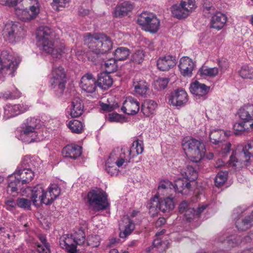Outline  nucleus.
<instances>
[{"label":"nucleus","mask_w":253,"mask_h":253,"mask_svg":"<svg viewBox=\"0 0 253 253\" xmlns=\"http://www.w3.org/2000/svg\"><path fill=\"white\" fill-rule=\"evenodd\" d=\"M36 38L40 49L51 54L53 58L60 59L67 50L64 45L58 41V36L49 27H39Z\"/></svg>","instance_id":"f257e3e1"},{"label":"nucleus","mask_w":253,"mask_h":253,"mask_svg":"<svg viewBox=\"0 0 253 253\" xmlns=\"http://www.w3.org/2000/svg\"><path fill=\"white\" fill-rule=\"evenodd\" d=\"M84 41L89 49V57L95 61L101 55L107 53L112 47V42L109 37L103 34L91 35L87 33L84 37Z\"/></svg>","instance_id":"f03ea898"},{"label":"nucleus","mask_w":253,"mask_h":253,"mask_svg":"<svg viewBox=\"0 0 253 253\" xmlns=\"http://www.w3.org/2000/svg\"><path fill=\"white\" fill-rule=\"evenodd\" d=\"M40 122V120L34 117L28 118L25 121L22 125L20 134V138L23 142L30 143L42 139L38 132Z\"/></svg>","instance_id":"7ed1b4c3"},{"label":"nucleus","mask_w":253,"mask_h":253,"mask_svg":"<svg viewBox=\"0 0 253 253\" xmlns=\"http://www.w3.org/2000/svg\"><path fill=\"white\" fill-rule=\"evenodd\" d=\"M182 145L186 155L195 163L200 162L205 156V148L200 140L186 137L183 139Z\"/></svg>","instance_id":"20e7f679"},{"label":"nucleus","mask_w":253,"mask_h":253,"mask_svg":"<svg viewBox=\"0 0 253 253\" xmlns=\"http://www.w3.org/2000/svg\"><path fill=\"white\" fill-rule=\"evenodd\" d=\"M173 199V196H169L162 199L155 195L154 198L150 199L148 204L150 214L154 216L160 211L163 213L169 212L175 206Z\"/></svg>","instance_id":"39448f33"},{"label":"nucleus","mask_w":253,"mask_h":253,"mask_svg":"<svg viewBox=\"0 0 253 253\" xmlns=\"http://www.w3.org/2000/svg\"><path fill=\"white\" fill-rule=\"evenodd\" d=\"M89 208L95 211L104 210L109 206L106 193L101 189H92L86 198Z\"/></svg>","instance_id":"423d86ee"},{"label":"nucleus","mask_w":253,"mask_h":253,"mask_svg":"<svg viewBox=\"0 0 253 253\" xmlns=\"http://www.w3.org/2000/svg\"><path fill=\"white\" fill-rule=\"evenodd\" d=\"M37 164L35 159L29 156H26L23 159L21 166L17 168L14 173L24 185L29 183L33 179L34 172L32 168H35Z\"/></svg>","instance_id":"0eeeda50"},{"label":"nucleus","mask_w":253,"mask_h":253,"mask_svg":"<svg viewBox=\"0 0 253 253\" xmlns=\"http://www.w3.org/2000/svg\"><path fill=\"white\" fill-rule=\"evenodd\" d=\"M124 156L119 147L112 151L105 164V169L108 174L112 176L118 175L119 170L115 165L118 167H120L124 164L128 163V158H126Z\"/></svg>","instance_id":"6e6552de"},{"label":"nucleus","mask_w":253,"mask_h":253,"mask_svg":"<svg viewBox=\"0 0 253 253\" xmlns=\"http://www.w3.org/2000/svg\"><path fill=\"white\" fill-rule=\"evenodd\" d=\"M137 21L143 30L152 34L157 33L159 29L160 20L152 13L142 12Z\"/></svg>","instance_id":"1a4fd4ad"},{"label":"nucleus","mask_w":253,"mask_h":253,"mask_svg":"<svg viewBox=\"0 0 253 253\" xmlns=\"http://www.w3.org/2000/svg\"><path fill=\"white\" fill-rule=\"evenodd\" d=\"M251 156L245 152L243 146H238L230 156L228 165L235 169L249 166Z\"/></svg>","instance_id":"9d476101"},{"label":"nucleus","mask_w":253,"mask_h":253,"mask_svg":"<svg viewBox=\"0 0 253 253\" xmlns=\"http://www.w3.org/2000/svg\"><path fill=\"white\" fill-rule=\"evenodd\" d=\"M22 29L17 23L12 22L7 23L3 30V34L6 40L13 42L21 36Z\"/></svg>","instance_id":"9b49d317"},{"label":"nucleus","mask_w":253,"mask_h":253,"mask_svg":"<svg viewBox=\"0 0 253 253\" xmlns=\"http://www.w3.org/2000/svg\"><path fill=\"white\" fill-rule=\"evenodd\" d=\"M19 63V62L17 59L11 55H8L7 58L3 59L2 63H0V74L14 76Z\"/></svg>","instance_id":"f8f14e48"},{"label":"nucleus","mask_w":253,"mask_h":253,"mask_svg":"<svg viewBox=\"0 0 253 253\" xmlns=\"http://www.w3.org/2000/svg\"><path fill=\"white\" fill-rule=\"evenodd\" d=\"M30 106L26 103L7 104L4 108V117L6 119L16 116L29 110Z\"/></svg>","instance_id":"ddd939ff"},{"label":"nucleus","mask_w":253,"mask_h":253,"mask_svg":"<svg viewBox=\"0 0 253 253\" xmlns=\"http://www.w3.org/2000/svg\"><path fill=\"white\" fill-rule=\"evenodd\" d=\"M23 184L14 173L7 179V193L13 197L17 196L24 189Z\"/></svg>","instance_id":"4468645a"},{"label":"nucleus","mask_w":253,"mask_h":253,"mask_svg":"<svg viewBox=\"0 0 253 253\" xmlns=\"http://www.w3.org/2000/svg\"><path fill=\"white\" fill-rule=\"evenodd\" d=\"M120 149L124 154V156L126 158H128L129 163L131 158L143 153L144 150L143 142L142 140L137 139L132 143L129 150L125 148H120Z\"/></svg>","instance_id":"2eb2a0df"},{"label":"nucleus","mask_w":253,"mask_h":253,"mask_svg":"<svg viewBox=\"0 0 253 253\" xmlns=\"http://www.w3.org/2000/svg\"><path fill=\"white\" fill-rule=\"evenodd\" d=\"M188 101L187 92L182 89H177L172 92L169 98V103L174 106H182Z\"/></svg>","instance_id":"dca6fc26"},{"label":"nucleus","mask_w":253,"mask_h":253,"mask_svg":"<svg viewBox=\"0 0 253 253\" xmlns=\"http://www.w3.org/2000/svg\"><path fill=\"white\" fill-rule=\"evenodd\" d=\"M177 62L175 56L170 55L162 56L157 60L158 68L163 71H167L174 67Z\"/></svg>","instance_id":"f3484780"},{"label":"nucleus","mask_w":253,"mask_h":253,"mask_svg":"<svg viewBox=\"0 0 253 253\" xmlns=\"http://www.w3.org/2000/svg\"><path fill=\"white\" fill-rule=\"evenodd\" d=\"M140 109L139 102L133 97H127L121 108L123 112L128 115H135Z\"/></svg>","instance_id":"a211bd4d"},{"label":"nucleus","mask_w":253,"mask_h":253,"mask_svg":"<svg viewBox=\"0 0 253 253\" xmlns=\"http://www.w3.org/2000/svg\"><path fill=\"white\" fill-rule=\"evenodd\" d=\"M119 228L121 231L120 237L122 238H126L134 230V224L129 216H124L122 221L119 223Z\"/></svg>","instance_id":"6ab92c4d"},{"label":"nucleus","mask_w":253,"mask_h":253,"mask_svg":"<svg viewBox=\"0 0 253 253\" xmlns=\"http://www.w3.org/2000/svg\"><path fill=\"white\" fill-rule=\"evenodd\" d=\"M96 83L92 74H86L81 80L80 87L84 91L91 93L96 89Z\"/></svg>","instance_id":"aec40b11"},{"label":"nucleus","mask_w":253,"mask_h":253,"mask_svg":"<svg viewBox=\"0 0 253 253\" xmlns=\"http://www.w3.org/2000/svg\"><path fill=\"white\" fill-rule=\"evenodd\" d=\"M181 74L184 77H190L194 68V63L188 57H183L180 60L178 66Z\"/></svg>","instance_id":"412c9836"},{"label":"nucleus","mask_w":253,"mask_h":253,"mask_svg":"<svg viewBox=\"0 0 253 253\" xmlns=\"http://www.w3.org/2000/svg\"><path fill=\"white\" fill-rule=\"evenodd\" d=\"M60 245L61 247L65 249L70 253H77L76 241L74 240L73 235L70 237H63L60 239Z\"/></svg>","instance_id":"4be33fe9"},{"label":"nucleus","mask_w":253,"mask_h":253,"mask_svg":"<svg viewBox=\"0 0 253 253\" xmlns=\"http://www.w3.org/2000/svg\"><path fill=\"white\" fill-rule=\"evenodd\" d=\"M133 86L137 94L144 97H147L149 94V85L145 81L135 78Z\"/></svg>","instance_id":"5701e85b"},{"label":"nucleus","mask_w":253,"mask_h":253,"mask_svg":"<svg viewBox=\"0 0 253 253\" xmlns=\"http://www.w3.org/2000/svg\"><path fill=\"white\" fill-rule=\"evenodd\" d=\"M62 153L65 158L76 159L82 154V147L77 145H68L63 149Z\"/></svg>","instance_id":"b1692460"},{"label":"nucleus","mask_w":253,"mask_h":253,"mask_svg":"<svg viewBox=\"0 0 253 253\" xmlns=\"http://www.w3.org/2000/svg\"><path fill=\"white\" fill-rule=\"evenodd\" d=\"M31 191V199L33 204L36 205V203L39 201L41 203L44 204V199H46V194L41 184H38L34 187Z\"/></svg>","instance_id":"393cba45"},{"label":"nucleus","mask_w":253,"mask_h":253,"mask_svg":"<svg viewBox=\"0 0 253 253\" xmlns=\"http://www.w3.org/2000/svg\"><path fill=\"white\" fill-rule=\"evenodd\" d=\"M210 87L204 84L195 81L192 83L190 85V92L194 95L198 96H205L208 92Z\"/></svg>","instance_id":"a878e982"},{"label":"nucleus","mask_w":253,"mask_h":253,"mask_svg":"<svg viewBox=\"0 0 253 253\" xmlns=\"http://www.w3.org/2000/svg\"><path fill=\"white\" fill-rule=\"evenodd\" d=\"M227 21L225 15L218 12L213 14L211 21V27L217 30L222 28Z\"/></svg>","instance_id":"bb28decb"},{"label":"nucleus","mask_w":253,"mask_h":253,"mask_svg":"<svg viewBox=\"0 0 253 253\" xmlns=\"http://www.w3.org/2000/svg\"><path fill=\"white\" fill-rule=\"evenodd\" d=\"M226 241L228 245L231 247L238 245L241 242L250 243L253 241V231L249 233L242 241L241 240L240 236L235 235L228 237Z\"/></svg>","instance_id":"cd10ccee"},{"label":"nucleus","mask_w":253,"mask_h":253,"mask_svg":"<svg viewBox=\"0 0 253 253\" xmlns=\"http://www.w3.org/2000/svg\"><path fill=\"white\" fill-rule=\"evenodd\" d=\"M84 112V105L81 99L76 97L72 101L71 115L72 117H79Z\"/></svg>","instance_id":"c85d7f7f"},{"label":"nucleus","mask_w":253,"mask_h":253,"mask_svg":"<svg viewBox=\"0 0 253 253\" xmlns=\"http://www.w3.org/2000/svg\"><path fill=\"white\" fill-rule=\"evenodd\" d=\"M66 83V81L52 76L51 77L49 81L50 87L51 88L54 89L55 91L56 92L57 95L59 96L63 93L65 88Z\"/></svg>","instance_id":"c756f323"},{"label":"nucleus","mask_w":253,"mask_h":253,"mask_svg":"<svg viewBox=\"0 0 253 253\" xmlns=\"http://www.w3.org/2000/svg\"><path fill=\"white\" fill-rule=\"evenodd\" d=\"M236 225L238 230L244 231L251 228L253 225V211L248 215L241 219H238L236 222Z\"/></svg>","instance_id":"7c9ffc66"},{"label":"nucleus","mask_w":253,"mask_h":253,"mask_svg":"<svg viewBox=\"0 0 253 253\" xmlns=\"http://www.w3.org/2000/svg\"><path fill=\"white\" fill-rule=\"evenodd\" d=\"M209 137L211 143L220 144L225 141L227 138L226 133L221 129H215L211 131Z\"/></svg>","instance_id":"2f4dec72"},{"label":"nucleus","mask_w":253,"mask_h":253,"mask_svg":"<svg viewBox=\"0 0 253 253\" xmlns=\"http://www.w3.org/2000/svg\"><path fill=\"white\" fill-rule=\"evenodd\" d=\"M97 83L100 88L106 90L112 85L113 80L109 74L102 73L99 75Z\"/></svg>","instance_id":"473e14b6"},{"label":"nucleus","mask_w":253,"mask_h":253,"mask_svg":"<svg viewBox=\"0 0 253 253\" xmlns=\"http://www.w3.org/2000/svg\"><path fill=\"white\" fill-rule=\"evenodd\" d=\"M133 8V4L129 1H124L118 5L115 11L116 17L125 16Z\"/></svg>","instance_id":"72a5a7b5"},{"label":"nucleus","mask_w":253,"mask_h":253,"mask_svg":"<svg viewBox=\"0 0 253 253\" xmlns=\"http://www.w3.org/2000/svg\"><path fill=\"white\" fill-rule=\"evenodd\" d=\"M14 9L16 15L20 20L27 22L33 19L28 9L24 8L21 5H18L17 3L14 6Z\"/></svg>","instance_id":"f704fd0d"},{"label":"nucleus","mask_w":253,"mask_h":253,"mask_svg":"<svg viewBox=\"0 0 253 253\" xmlns=\"http://www.w3.org/2000/svg\"><path fill=\"white\" fill-rule=\"evenodd\" d=\"M170 186H173L171 183L169 181L161 182L158 187V191L156 195L158 198H161V196H165L167 197L172 196L171 192L174 191L170 187Z\"/></svg>","instance_id":"c9c22d12"},{"label":"nucleus","mask_w":253,"mask_h":253,"mask_svg":"<svg viewBox=\"0 0 253 253\" xmlns=\"http://www.w3.org/2000/svg\"><path fill=\"white\" fill-rule=\"evenodd\" d=\"M157 106L154 101L146 100L141 105V111L145 116L150 117L154 114Z\"/></svg>","instance_id":"e433bc0d"},{"label":"nucleus","mask_w":253,"mask_h":253,"mask_svg":"<svg viewBox=\"0 0 253 253\" xmlns=\"http://www.w3.org/2000/svg\"><path fill=\"white\" fill-rule=\"evenodd\" d=\"M49 197L44 199V204L50 205L60 194V189L57 184H51L48 189Z\"/></svg>","instance_id":"4c0bfd02"},{"label":"nucleus","mask_w":253,"mask_h":253,"mask_svg":"<svg viewBox=\"0 0 253 253\" xmlns=\"http://www.w3.org/2000/svg\"><path fill=\"white\" fill-rule=\"evenodd\" d=\"M238 114L242 120L253 119V105L248 104L242 107L239 109Z\"/></svg>","instance_id":"58836bf2"},{"label":"nucleus","mask_w":253,"mask_h":253,"mask_svg":"<svg viewBox=\"0 0 253 253\" xmlns=\"http://www.w3.org/2000/svg\"><path fill=\"white\" fill-rule=\"evenodd\" d=\"M173 187L175 192L183 194V190L185 189H188L190 188V184L188 180L183 177L182 178H178L176 179L174 186H173Z\"/></svg>","instance_id":"ea45409f"},{"label":"nucleus","mask_w":253,"mask_h":253,"mask_svg":"<svg viewBox=\"0 0 253 253\" xmlns=\"http://www.w3.org/2000/svg\"><path fill=\"white\" fill-rule=\"evenodd\" d=\"M181 175L189 182L194 181L198 177V172L193 166H188L184 169L181 171Z\"/></svg>","instance_id":"a19ab883"},{"label":"nucleus","mask_w":253,"mask_h":253,"mask_svg":"<svg viewBox=\"0 0 253 253\" xmlns=\"http://www.w3.org/2000/svg\"><path fill=\"white\" fill-rule=\"evenodd\" d=\"M171 11L173 17L180 19L187 17L189 14L180 4L173 5L171 8Z\"/></svg>","instance_id":"79ce46f5"},{"label":"nucleus","mask_w":253,"mask_h":253,"mask_svg":"<svg viewBox=\"0 0 253 253\" xmlns=\"http://www.w3.org/2000/svg\"><path fill=\"white\" fill-rule=\"evenodd\" d=\"M130 52L127 48L126 47H118L115 51L114 55L116 60H125L129 55Z\"/></svg>","instance_id":"37998d69"},{"label":"nucleus","mask_w":253,"mask_h":253,"mask_svg":"<svg viewBox=\"0 0 253 253\" xmlns=\"http://www.w3.org/2000/svg\"><path fill=\"white\" fill-rule=\"evenodd\" d=\"M68 127L72 132L75 133H81L84 130V125L82 122L73 120L70 121L68 125Z\"/></svg>","instance_id":"c03bdc74"},{"label":"nucleus","mask_w":253,"mask_h":253,"mask_svg":"<svg viewBox=\"0 0 253 253\" xmlns=\"http://www.w3.org/2000/svg\"><path fill=\"white\" fill-rule=\"evenodd\" d=\"M199 72L202 76L214 77L218 74L219 70L217 67L209 68L203 66L199 70Z\"/></svg>","instance_id":"a18cd8bd"},{"label":"nucleus","mask_w":253,"mask_h":253,"mask_svg":"<svg viewBox=\"0 0 253 253\" xmlns=\"http://www.w3.org/2000/svg\"><path fill=\"white\" fill-rule=\"evenodd\" d=\"M51 76L66 81V74L63 67L54 65L52 70Z\"/></svg>","instance_id":"49530a36"},{"label":"nucleus","mask_w":253,"mask_h":253,"mask_svg":"<svg viewBox=\"0 0 253 253\" xmlns=\"http://www.w3.org/2000/svg\"><path fill=\"white\" fill-rule=\"evenodd\" d=\"M240 76L244 79H253V68L248 65H244L239 71Z\"/></svg>","instance_id":"de8ad7c7"},{"label":"nucleus","mask_w":253,"mask_h":253,"mask_svg":"<svg viewBox=\"0 0 253 253\" xmlns=\"http://www.w3.org/2000/svg\"><path fill=\"white\" fill-rule=\"evenodd\" d=\"M42 244L38 245L37 251L39 253H50V246L47 242L45 237L42 236L39 238Z\"/></svg>","instance_id":"09e8293b"},{"label":"nucleus","mask_w":253,"mask_h":253,"mask_svg":"<svg viewBox=\"0 0 253 253\" xmlns=\"http://www.w3.org/2000/svg\"><path fill=\"white\" fill-rule=\"evenodd\" d=\"M228 177L227 171L219 172L215 177V185L217 187L222 186L226 181Z\"/></svg>","instance_id":"8fccbe9b"},{"label":"nucleus","mask_w":253,"mask_h":253,"mask_svg":"<svg viewBox=\"0 0 253 253\" xmlns=\"http://www.w3.org/2000/svg\"><path fill=\"white\" fill-rule=\"evenodd\" d=\"M169 80L166 78H160L155 80L153 84L154 88L157 90H162L166 88Z\"/></svg>","instance_id":"3c124183"},{"label":"nucleus","mask_w":253,"mask_h":253,"mask_svg":"<svg viewBox=\"0 0 253 253\" xmlns=\"http://www.w3.org/2000/svg\"><path fill=\"white\" fill-rule=\"evenodd\" d=\"M116 60L115 58H110L104 62V66L105 68L106 73H111L117 69Z\"/></svg>","instance_id":"603ef678"},{"label":"nucleus","mask_w":253,"mask_h":253,"mask_svg":"<svg viewBox=\"0 0 253 253\" xmlns=\"http://www.w3.org/2000/svg\"><path fill=\"white\" fill-rule=\"evenodd\" d=\"M33 19L35 18L40 11V6L38 0H31V5L28 9Z\"/></svg>","instance_id":"864d4df0"},{"label":"nucleus","mask_w":253,"mask_h":253,"mask_svg":"<svg viewBox=\"0 0 253 253\" xmlns=\"http://www.w3.org/2000/svg\"><path fill=\"white\" fill-rule=\"evenodd\" d=\"M73 237L78 245H83L85 241V234L82 228H79L73 234Z\"/></svg>","instance_id":"5fc2aeb1"},{"label":"nucleus","mask_w":253,"mask_h":253,"mask_svg":"<svg viewBox=\"0 0 253 253\" xmlns=\"http://www.w3.org/2000/svg\"><path fill=\"white\" fill-rule=\"evenodd\" d=\"M180 4L185 8L189 14L196 7L195 0H181Z\"/></svg>","instance_id":"6e6d98bb"},{"label":"nucleus","mask_w":253,"mask_h":253,"mask_svg":"<svg viewBox=\"0 0 253 253\" xmlns=\"http://www.w3.org/2000/svg\"><path fill=\"white\" fill-rule=\"evenodd\" d=\"M100 237L98 235H90L87 239V244L92 248L96 247L100 244Z\"/></svg>","instance_id":"4d7b16f0"},{"label":"nucleus","mask_w":253,"mask_h":253,"mask_svg":"<svg viewBox=\"0 0 253 253\" xmlns=\"http://www.w3.org/2000/svg\"><path fill=\"white\" fill-rule=\"evenodd\" d=\"M144 51L143 50H137L132 55L131 60H132V61L134 62L140 64L143 61L144 59Z\"/></svg>","instance_id":"13d9d810"},{"label":"nucleus","mask_w":253,"mask_h":253,"mask_svg":"<svg viewBox=\"0 0 253 253\" xmlns=\"http://www.w3.org/2000/svg\"><path fill=\"white\" fill-rule=\"evenodd\" d=\"M185 219L188 222H191L193 219L198 218L196 211L194 208H189L184 214Z\"/></svg>","instance_id":"bf43d9fd"},{"label":"nucleus","mask_w":253,"mask_h":253,"mask_svg":"<svg viewBox=\"0 0 253 253\" xmlns=\"http://www.w3.org/2000/svg\"><path fill=\"white\" fill-rule=\"evenodd\" d=\"M21 96V93L19 91H17L15 94L7 91L4 93H1L0 94V98L3 100H7L9 99H14L18 98Z\"/></svg>","instance_id":"052dcab7"},{"label":"nucleus","mask_w":253,"mask_h":253,"mask_svg":"<svg viewBox=\"0 0 253 253\" xmlns=\"http://www.w3.org/2000/svg\"><path fill=\"white\" fill-rule=\"evenodd\" d=\"M17 206L23 209H30L31 205V202L30 200L25 198H19L17 200Z\"/></svg>","instance_id":"680f3d73"},{"label":"nucleus","mask_w":253,"mask_h":253,"mask_svg":"<svg viewBox=\"0 0 253 253\" xmlns=\"http://www.w3.org/2000/svg\"><path fill=\"white\" fill-rule=\"evenodd\" d=\"M108 120L111 122H122L124 118L118 114L112 113L109 114Z\"/></svg>","instance_id":"e2e57ef3"},{"label":"nucleus","mask_w":253,"mask_h":253,"mask_svg":"<svg viewBox=\"0 0 253 253\" xmlns=\"http://www.w3.org/2000/svg\"><path fill=\"white\" fill-rule=\"evenodd\" d=\"M242 123L245 131H250L253 130V119L249 120H243Z\"/></svg>","instance_id":"0e129e2a"},{"label":"nucleus","mask_w":253,"mask_h":253,"mask_svg":"<svg viewBox=\"0 0 253 253\" xmlns=\"http://www.w3.org/2000/svg\"><path fill=\"white\" fill-rule=\"evenodd\" d=\"M234 133L236 135H239L245 131L242 123H235L233 126Z\"/></svg>","instance_id":"69168bd1"},{"label":"nucleus","mask_w":253,"mask_h":253,"mask_svg":"<svg viewBox=\"0 0 253 253\" xmlns=\"http://www.w3.org/2000/svg\"><path fill=\"white\" fill-rule=\"evenodd\" d=\"M243 147L245 152H247L251 157L253 156V140L249 141Z\"/></svg>","instance_id":"338daca9"},{"label":"nucleus","mask_w":253,"mask_h":253,"mask_svg":"<svg viewBox=\"0 0 253 253\" xmlns=\"http://www.w3.org/2000/svg\"><path fill=\"white\" fill-rule=\"evenodd\" d=\"M18 0H0V4L9 7L16 6Z\"/></svg>","instance_id":"774afa93"}]
</instances>
